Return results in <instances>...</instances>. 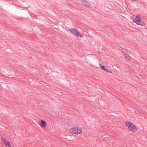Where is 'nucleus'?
<instances>
[{"label":"nucleus","instance_id":"f257e3e1","mask_svg":"<svg viewBox=\"0 0 147 147\" xmlns=\"http://www.w3.org/2000/svg\"><path fill=\"white\" fill-rule=\"evenodd\" d=\"M70 132L73 134L77 135L81 134L82 132V129L78 127H73L69 129Z\"/></svg>","mask_w":147,"mask_h":147},{"label":"nucleus","instance_id":"f03ea898","mask_svg":"<svg viewBox=\"0 0 147 147\" xmlns=\"http://www.w3.org/2000/svg\"><path fill=\"white\" fill-rule=\"evenodd\" d=\"M125 124L132 132H135L137 131V129L136 126L131 123L126 121L125 123Z\"/></svg>","mask_w":147,"mask_h":147},{"label":"nucleus","instance_id":"7ed1b4c3","mask_svg":"<svg viewBox=\"0 0 147 147\" xmlns=\"http://www.w3.org/2000/svg\"><path fill=\"white\" fill-rule=\"evenodd\" d=\"M134 21L137 25L143 26L144 24V22L143 19H141L140 16L138 15L136 16Z\"/></svg>","mask_w":147,"mask_h":147},{"label":"nucleus","instance_id":"20e7f679","mask_svg":"<svg viewBox=\"0 0 147 147\" xmlns=\"http://www.w3.org/2000/svg\"><path fill=\"white\" fill-rule=\"evenodd\" d=\"M69 30L71 33L76 36L81 37L83 36L82 35L80 34V32L75 29H70Z\"/></svg>","mask_w":147,"mask_h":147},{"label":"nucleus","instance_id":"39448f33","mask_svg":"<svg viewBox=\"0 0 147 147\" xmlns=\"http://www.w3.org/2000/svg\"><path fill=\"white\" fill-rule=\"evenodd\" d=\"M2 142L4 143L6 147H11L10 142L8 141L7 139L3 137H1Z\"/></svg>","mask_w":147,"mask_h":147},{"label":"nucleus","instance_id":"423d86ee","mask_svg":"<svg viewBox=\"0 0 147 147\" xmlns=\"http://www.w3.org/2000/svg\"><path fill=\"white\" fill-rule=\"evenodd\" d=\"M79 1L82 2L85 6L89 8H91L92 7V5L90 3L87 2L86 1L84 0H78Z\"/></svg>","mask_w":147,"mask_h":147},{"label":"nucleus","instance_id":"0eeeda50","mask_svg":"<svg viewBox=\"0 0 147 147\" xmlns=\"http://www.w3.org/2000/svg\"><path fill=\"white\" fill-rule=\"evenodd\" d=\"M39 125L41 127H44L46 125L47 123L45 121L41 120V123H40Z\"/></svg>","mask_w":147,"mask_h":147},{"label":"nucleus","instance_id":"6e6552de","mask_svg":"<svg viewBox=\"0 0 147 147\" xmlns=\"http://www.w3.org/2000/svg\"><path fill=\"white\" fill-rule=\"evenodd\" d=\"M121 53L122 55L125 57L126 59L128 60H129L130 59L128 56V55H127L126 53H125L124 51H122Z\"/></svg>","mask_w":147,"mask_h":147},{"label":"nucleus","instance_id":"1a4fd4ad","mask_svg":"<svg viewBox=\"0 0 147 147\" xmlns=\"http://www.w3.org/2000/svg\"><path fill=\"white\" fill-rule=\"evenodd\" d=\"M99 65V66L101 67V68H102V69H103L105 71V70L106 68H105V66L103 65H102L101 64H100Z\"/></svg>","mask_w":147,"mask_h":147},{"label":"nucleus","instance_id":"9d476101","mask_svg":"<svg viewBox=\"0 0 147 147\" xmlns=\"http://www.w3.org/2000/svg\"><path fill=\"white\" fill-rule=\"evenodd\" d=\"M105 71H106L107 72H108V73H111V71H109L108 69H106L105 70Z\"/></svg>","mask_w":147,"mask_h":147}]
</instances>
